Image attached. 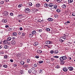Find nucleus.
Instances as JSON below:
<instances>
[{
    "mask_svg": "<svg viewBox=\"0 0 75 75\" xmlns=\"http://www.w3.org/2000/svg\"><path fill=\"white\" fill-rule=\"evenodd\" d=\"M55 68H61V67H60V65H57Z\"/></svg>",
    "mask_w": 75,
    "mask_h": 75,
    "instance_id": "nucleus-27",
    "label": "nucleus"
},
{
    "mask_svg": "<svg viewBox=\"0 0 75 75\" xmlns=\"http://www.w3.org/2000/svg\"><path fill=\"white\" fill-rule=\"evenodd\" d=\"M64 40H65L62 37L60 38L59 41L60 42H63Z\"/></svg>",
    "mask_w": 75,
    "mask_h": 75,
    "instance_id": "nucleus-5",
    "label": "nucleus"
},
{
    "mask_svg": "<svg viewBox=\"0 0 75 75\" xmlns=\"http://www.w3.org/2000/svg\"><path fill=\"white\" fill-rule=\"evenodd\" d=\"M14 67H17V64H14Z\"/></svg>",
    "mask_w": 75,
    "mask_h": 75,
    "instance_id": "nucleus-61",
    "label": "nucleus"
},
{
    "mask_svg": "<svg viewBox=\"0 0 75 75\" xmlns=\"http://www.w3.org/2000/svg\"><path fill=\"white\" fill-rule=\"evenodd\" d=\"M68 69L70 71H71L74 69V68L72 67H68Z\"/></svg>",
    "mask_w": 75,
    "mask_h": 75,
    "instance_id": "nucleus-7",
    "label": "nucleus"
},
{
    "mask_svg": "<svg viewBox=\"0 0 75 75\" xmlns=\"http://www.w3.org/2000/svg\"><path fill=\"white\" fill-rule=\"evenodd\" d=\"M11 43L13 45H14L15 44H16V41L14 40H12Z\"/></svg>",
    "mask_w": 75,
    "mask_h": 75,
    "instance_id": "nucleus-12",
    "label": "nucleus"
},
{
    "mask_svg": "<svg viewBox=\"0 0 75 75\" xmlns=\"http://www.w3.org/2000/svg\"><path fill=\"white\" fill-rule=\"evenodd\" d=\"M48 6V5L47 4H45V7H47Z\"/></svg>",
    "mask_w": 75,
    "mask_h": 75,
    "instance_id": "nucleus-33",
    "label": "nucleus"
},
{
    "mask_svg": "<svg viewBox=\"0 0 75 75\" xmlns=\"http://www.w3.org/2000/svg\"><path fill=\"white\" fill-rule=\"evenodd\" d=\"M12 38L13 39V40H15L16 38H15V37H12Z\"/></svg>",
    "mask_w": 75,
    "mask_h": 75,
    "instance_id": "nucleus-56",
    "label": "nucleus"
},
{
    "mask_svg": "<svg viewBox=\"0 0 75 75\" xmlns=\"http://www.w3.org/2000/svg\"><path fill=\"white\" fill-rule=\"evenodd\" d=\"M30 59H28L27 60V63H30Z\"/></svg>",
    "mask_w": 75,
    "mask_h": 75,
    "instance_id": "nucleus-32",
    "label": "nucleus"
},
{
    "mask_svg": "<svg viewBox=\"0 0 75 75\" xmlns=\"http://www.w3.org/2000/svg\"><path fill=\"white\" fill-rule=\"evenodd\" d=\"M68 35H69V34H68L67 35H66L65 34H64V36H66V37H68Z\"/></svg>",
    "mask_w": 75,
    "mask_h": 75,
    "instance_id": "nucleus-55",
    "label": "nucleus"
},
{
    "mask_svg": "<svg viewBox=\"0 0 75 75\" xmlns=\"http://www.w3.org/2000/svg\"><path fill=\"white\" fill-rule=\"evenodd\" d=\"M52 42L51 41H46V44H51Z\"/></svg>",
    "mask_w": 75,
    "mask_h": 75,
    "instance_id": "nucleus-6",
    "label": "nucleus"
},
{
    "mask_svg": "<svg viewBox=\"0 0 75 75\" xmlns=\"http://www.w3.org/2000/svg\"><path fill=\"white\" fill-rule=\"evenodd\" d=\"M29 5L30 6H32V3L31 2H30Z\"/></svg>",
    "mask_w": 75,
    "mask_h": 75,
    "instance_id": "nucleus-49",
    "label": "nucleus"
},
{
    "mask_svg": "<svg viewBox=\"0 0 75 75\" xmlns=\"http://www.w3.org/2000/svg\"><path fill=\"white\" fill-rule=\"evenodd\" d=\"M8 30L10 31H11L12 30V29L11 28H8Z\"/></svg>",
    "mask_w": 75,
    "mask_h": 75,
    "instance_id": "nucleus-44",
    "label": "nucleus"
},
{
    "mask_svg": "<svg viewBox=\"0 0 75 75\" xmlns=\"http://www.w3.org/2000/svg\"><path fill=\"white\" fill-rule=\"evenodd\" d=\"M13 36H16L17 33H16V32H14L13 33Z\"/></svg>",
    "mask_w": 75,
    "mask_h": 75,
    "instance_id": "nucleus-26",
    "label": "nucleus"
},
{
    "mask_svg": "<svg viewBox=\"0 0 75 75\" xmlns=\"http://www.w3.org/2000/svg\"><path fill=\"white\" fill-rule=\"evenodd\" d=\"M0 54H4V52H3V51H1V52Z\"/></svg>",
    "mask_w": 75,
    "mask_h": 75,
    "instance_id": "nucleus-45",
    "label": "nucleus"
},
{
    "mask_svg": "<svg viewBox=\"0 0 75 75\" xmlns=\"http://www.w3.org/2000/svg\"><path fill=\"white\" fill-rule=\"evenodd\" d=\"M62 8H66V5L65 4H63L62 6Z\"/></svg>",
    "mask_w": 75,
    "mask_h": 75,
    "instance_id": "nucleus-24",
    "label": "nucleus"
},
{
    "mask_svg": "<svg viewBox=\"0 0 75 75\" xmlns=\"http://www.w3.org/2000/svg\"><path fill=\"white\" fill-rule=\"evenodd\" d=\"M53 58H59V57L58 56H54L53 57Z\"/></svg>",
    "mask_w": 75,
    "mask_h": 75,
    "instance_id": "nucleus-36",
    "label": "nucleus"
},
{
    "mask_svg": "<svg viewBox=\"0 0 75 75\" xmlns=\"http://www.w3.org/2000/svg\"><path fill=\"white\" fill-rule=\"evenodd\" d=\"M68 2L69 4V3L71 4V3H72L73 2V0H68Z\"/></svg>",
    "mask_w": 75,
    "mask_h": 75,
    "instance_id": "nucleus-14",
    "label": "nucleus"
},
{
    "mask_svg": "<svg viewBox=\"0 0 75 75\" xmlns=\"http://www.w3.org/2000/svg\"><path fill=\"white\" fill-rule=\"evenodd\" d=\"M48 48H51V47L49 46H47Z\"/></svg>",
    "mask_w": 75,
    "mask_h": 75,
    "instance_id": "nucleus-64",
    "label": "nucleus"
},
{
    "mask_svg": "<svg viewBox=\"0 0 75 75\" xmlns=\"http://www.w3.org/2000/svg\"><path fill=\"white\" fill-rule=\"evenodd\" d=\"M50 52L51 54H53L54 52L53 50H51Z\"/></svg>",
    "mask_w": 75,
    "mask_h": 75,
    "instance_id": "nucleus-39",
    "label": "nucleus"
},
{
    "mask_svg": "<svg viewBox=\"0 0 75 75\" xmlns=\"http://www.w3.org/2000/svg\"><path fill=\"white\" fill-rule=\"evenodd\" d=\"M40 72H42V70H40Z\"/></svg>",
    "mask_w": 75,
    "mask_h": 75,
    "instance_id": "nucleus-63",
    "label": "nucleus"
},
{
    "mask_svg": "<svg viewBox=\"0 0 75 75\" xmlns=\"http://www.w3.org/2000/svg\"><path fill=\"white\" fill-rule=\"evenodd\" d=\"M35 57L36 58H39V56H36Z\"/></svg>",
    "mask_w": 75,
    "mask_h": 75,
    "instance_id": "nucleus-50",
    "label": "nucleus"
},
{
    "mask_svg": "<svg viewBox=\"0 0 75 75\" xmlns=\"http://www.w3.org/2000/svg\"><path fill=\"white\" fill-rule=\"evenodd\" d=\"M25 13H30L31 10L28 8H27L25 9Z\"/></svg>",
    "mask_w": 75,
    "mask_h": 75,
    "instance_id": "nucleus-2",
    "label": "nucleus"
},
{
    "mask_svg": "<svg viewBox=\"0 0 75 75\" xmlns=\"http://www.w3.org/2000/svg\"><path fill=\"white\" fill-rule=\"evenodd\" d=\"M67 24H68L69 23H70V22H69V21H67Z\"/></svg>",
    "mask_w": 75,
    "mask_h": 75,
    "instance_id": "nucleus-62",
    "label": "nucleus"
},
{
    "mask_svg": "<svg viewBox=\"0 0 75 75\" xmlns=\"http://www.w3.org/2000/svg\"><path fill=\"white\" fill-rule=\"evenodd\" d=\"M60 60L61 62V64H64L65 62L64 61H63V60H65V59H67V57L66 56H63L61 57L60 58Z\"/></svg>",
    "mask_w": 75,
    "mask_h": 75,
    "instance_id": "nucleus-1",
    "label": "nucleus"
},
{
    "mask_svg": "<svg viewBox=\"0 0 75 75\" xmlns=\"http://www.w3.org/2000/svg\"><path fill=\"white\" fill-rule=\"evenodd\" d=\"M33 34H29V37H30V38H31V37H33Z\"/></svg>",
    "mask_w": 75,
    "mask_h": 75,
    "instance_id": "nucleus-18",
    "label": "nucleus"
},
{
    "mask_svg": "<svg viewBox=\"0 0 75 75\" xmlns=\"http://www.w3.org/2000/svg\"><path fill=\"white\" fill-rule=\"evenodd\" d=\"M48 20V21H52L53 20V19L52 18H49Z\"/></svg>",
    "mask_w": 75,
    "mask_h": 75,
    "instance_id": "nucleus-19",
    "label": "nucleus"
},
{
    "mask_svg": "<svg viewBox=\"0 0 75 75\" xmlns=\"http://www.w3.org/2000/svg\"><path fill=\"white\" fill-rule=\"evenodd\" d=\"M39 64H42V63H43V61H41L39 62Z\"/></svg>",
    "mask_w": 75,
    "mask_h": 75,
    "instance_id": "nucleus-40",
    "label": "nucleus"
},
{
    "mask_svg": "<svg viewBox=\"0 0 75 75\" xmlns=\"http://www.w3.org/2000/svg\"><path fill=\"white\" fill-rule=\"evenodd\" d=\"M8 12L7 11H6L3 13V16H7L8 15Z\"/></svg>",
    "mask_w": 75,
    "mask_h": 75,
    "instance_id": "nucleus-3",
    "label": "nucleus"
},
{
    "mask_svg": "<svg viewBox=\"0 0 75 75\" xmlns=\"http://www.w3.org/2000/svg\"><path fill=\"white\" fill-rule=\"evenodd\" d=\"M18 18H19V19H21V18H23V15L22 14H21V15H19L18 16Z\"/></svg>",
    "mask_w": 75,
    "mask_h": 75,
    "instance_id": "nucleus-4",
    "label": "nucleus"
},
{
    "mask_svg": "<svg viewBox=\"0 0 75 75\" xmlns=\"http://www.w3.org/2000/svg\"><path fill=\"white\" fill-rule=\"evenodd\" d=\"M3 67H4V68H7V65L6 64L4 65L3 66Z\"/></svg>",
    "mask_w": 75,
    "mask_h": 75,
    "instance_id": "nucleus-34",
    "label": "nucleus"
},
{
    "mask_svg": "<svg viewBox=\"0 0 75 75\" xmlns=\"http://www.w3.org/2000/svg\"><path fill=\"white\" fill-rule=\"evenodd\" d=\"M7 41H11V38L10 37H8L7 38Z\"/></svg>",
    "mask_w": 75,
    "mask_h": 75,
    "instance_id": "nucleus-13",
    "label": "nucleus"
},
{
    "mask_svg": "<svg viewBox=\"0 0 75 75\" xmlns=\"http://www.w3.org/2000/svg\"><path fill=\"white\" fill-rule=\"evenodd\" d=\"M53 6H54V4L52 3H51L49 4V7H53Z\"/></svg>",
    "mask_w": 75,
    "mask_h": 75,
    "instance_id": "nucleus-8",
    "label": "nucleus"
},
{
    "mask_svg": "<svg viewBox=\"0 0 75 75\" xmlns=\"http://www.w3.org/2000/svg\"><path fill=\"white\" fill-rule=\"evenodd\" d=\"M10 61H11V62H13V59H11L10 60Z\"/></svg>",
    "mask_w": 75,
    "mask_h": 75,
    "instance_id": "nucleus-54",
    "label": "nucleus"
},
{
    "mask_svg": "<svg viewBox=\"0 0 75 75\" xmlns=\"http://www.w3.org/2000/svg\"><path fill=\"white\" fill-rule=\"evenodd\" d=\"M34 67H37V64H34Z\"/></svg>",
    "mask_w": 75,
    "mask_h": 75,
    "instance_id": "nucleus-42",
    "label": "nucleus"
},
{
    "mask_svg": "<svg viewBox=\"0 0 75 75\" xmlns=\"http://www.w3.org/2000/svg\"><path fill=\"white\" fill-rule=\"evenodd\" d=\"M36 6L37 7H40V4H37Z\"/></svg>",
    "mask_w": 75,
    "mask_h": 75,
    "instance_id": "nucleus-23",
    "label": "nucleus"
},
{
    "mask_svg": "<svg viewBox=\"0 0 75 75\" xmlns=\"http://www.w3.org/2000/svg\"><path fill=\"white\" fill-rule=\"evenodd\" d=\"M62 37L65 40H66V36H62Z\"/></svg>",
    "mask_w": 75,
    "mask_h": 75,
    "instance_id": "nucleus-38",
    "label": "nucleus"
},
{
    "mask_svg": "<svg viewBox=\"0 0 75 75\" xmlns=\"http://www.w3.org/2000/svg\"><path fill=\"white\" fill-rule=\"evenodd\" d=\"M0 3L1 4H3L4 3V1H1Z\"/></svg>",
    "mask_w": 75,
    "mask_h": 75,
    "instance_id": "nucleus-41",
    "label": "nucleus"
},
{
    "mask_svg": "<svg viewBox=\"0 0 75 75\" xmlns=\"http://www.w3.org/2000/svg\"><path fill=\"white\" fill-rule=\"evenodd\" d=\"M72 16H75V12H73L72 13Z\"/></svg>",
    "mask_w": 75,
    "mask_h": 75,
    "instance_id": "nucleus-31",
    "label": "nucleus"
},
{
    "mask_svg": "<svg viewBox=\"0 0 75 75\" xmlns=\"http://www.w3.org/2000/svg\"><path fill=\"white\" fill-rule=\"evenodd\" d=\"M24 63H25V62H24L21 61V65H24Z\"/></svg>",
    "mask_w": 75,
    "mask_h": 75,
    "instance_id": "nucleus-28",
    "label": "nucleus"
},
{
    "mask_svg": "<svg viewBox=\"0 0 75 75\" xmlns=\"http://www.w3.org/2000/svg\"><path fill=\"white\" fill-rule=\"evenodd\" d=\"M2 22L4 23H6L7 22V20L6 19H3L2 20Z\"/></svg>",
    "mask_w": 75,
    "mask_h": 75,
    "instance_id": "nucleus-10",
    "label": "nucleus"
},
{
    "mask_svg": "<svg viewBox=\"0 0 75 75\" xmlns=\"http://www.w3.org/2000/svg\"><path fill=\"white\" fill-rule=\"evenodd\" d=\"M53 9H54V8H50V9L51 10H52V11H53Z\"/></svg>",
    "mask_w": 75,
    "mask_h": 75,
    "instance_id": "nucleus-58",
    "label": "nucleus"
},
{
    "mask_svg": "<svg viewBox=\"0 0 75 75\" xmlns=\"http://www.w3.org/2000/svg\"><path fill=\"white\" fill-rule=\"evenodd\" d=\"M9 26L8 25H6L5 26L6 28H8V27Z\"/></svg>",
    "mask_w": 75,
    "mask_h": 75,
    "instance_id": "nucleus-57",
    "label": "nucleus"
},
{
    "mask_svg": "<svg viewBox=\"0 0 75 75\" xmlns=\"http://www.w3.org/2000/svg\"><path fill=\"white\" fill-rule=\"evenodd\" d=\"M57 1L58 3H60L61 1V0H57Z\"/></svg>",
    "mask_w": 75,
    "mask_h": 75,
    "instance_id": "nucleus-43",
    "label": "nucleus"
},
{
    "mask_svg": "<svg viewBox=\"0 0 75 75\" xmlns=\"http://www.w3.org/2000/svg\"><path fill=\"white\" fill-rule=\"evenodd\" d=\"M21 34H22V32H19L18 33V35H21Z\"/></svg>",
    "mask_w": 75,
    "mask_h": 75,
    "instance_id": "nucleus-46",
    "label": "nucleus"
},
{
    "mask_svg": "<svg viewBox=\"0 0 75 75\" xmlns=\"http://www.w3.org/2000/svg\"><path fill=\"white\" fill-rule=\"evenodd\" d=\"M22 36H24V35H25V33H22Z\"/></svg>",
    "mask_w": 75,
    "mask_h": 75,
    "instance_id": "nucleus-48",
    "label": "nucleus"
},
{
    "mask_svg": "<svg viewBox=\"0 0 75 75\" xmlns=\"http://www.w3.org/2000/svg\"><path fill=\"white\" fill-rule=\"evenodd\" d=\"M4 48H5V49H7L8 48H9V46H8V45H6L4 46Z\"/></svg>",
    "mask_w": 75,
    "mask_h": 75,
    "instance_id": "nucleus-16",
    "label": "nucleus"
},
{
    "mask_svg": "<svg viewBox=\"0 0 75 75\" xmlns=\"http://www.w3.org/2000/svg\"><path fill=\"white\" fill-rule=\"evenodd\" d=\"M51 59L52 61H54V58H52Z\"/></svg>",
    "mask_w": 75,
    "mask_h": 75,
    "instance_id": "nucleus-52",
    "label": "nucleus"
},
{
    "mask_svg": "<svg viewBox=\"0 0 75 75\" xmlns=\"http://www.w3.org/2000/svg\"><path fill=\"white\" fill-rule=\"evenodd\" d=\"M8 1H9V0H5L6 2H8Z\"/></svg>",
    "mask_w": 75,
    "mask_h": 75,
    "instance_id": "nucleus-60",
    "label": "nucleus"
},
{
    "mask_svg": "<svg viewBox=\"0 0 75 75\" xmlns=\"http://www.w3.org/2000/svg\"><path fill=\"white\" fill-rule=\"evenodd\" d=\"M10 15L11 16H14V14H13V13H10Z\"/></svg>",
    "mask_w": 75,
    "mask_h": 75,
    "instance_id": "nucleus-37",
    "label": "nucleus"
},
{
    "mask_svg": "<svg viewBox=\"0 0 75 75\" xmlns=\"http://www.w3.org/2000/svg\"><path fill=\"white\" fill-rule=\"evenodd\" d=\"M28 72L29 74H30V73H31L32 72V71H31V70L29 69L28 71Z\"/></svg>",
    "mask_w": 75,
    "mask_h": 75,
    "instance_id": "nucleus-29",
    "label": "nucleus"
},
{
    "mask_svg": "<svg viewBox=\"0 0 75 75\" xmlns=\"http://www.w3.org/2000/svg\"><path fill=\"white\" fill-rule=\"evenodd\" d=\"M53 7H54V9H57V7H58V6L56 4H54L53 5Z\"/></svg>",
    "mask_w": 75,
    "mask_h": 75,
    "instance_id": "nucleus-11",
    "label": "nucleus"
},
{
    "mask_svg": "<svg viewBox=\"0 0 75 75\" xmlns=\"http://www.w3.org/2000/svg\"><path fill=\"white\" fill-rule=\"evenodd\" d=\"M4 44H7L8 43V41L7 40H5L4 41Z\"/></svg>",
    "mask_w": 75,
    "mask_h": 75,
    "instance_id": "nucleus-15",
    "label": "nucleus"
},
{
    "mask_svg": "<svg viewBox=\"0 0 75 75\" xmlns=\"http://www.w3.org/2000/svg\"><path fill=\"white\" fill-rule=\"evenodd\" d=\"M56 11L57 13H60L61 12V10L59 9H57L56 10Z\"/></svg>",
    "mask_w": 75,
    "mask_h": 75,
    "instance_id": "nucleus-25",
    "label": "nucleus"
},
{
    "mask_svg": "<svg viewBox=\"0 0 75 75\" xmlns=\"http://www.w3.org/2000/svg\"><path fill=\"white\" fill-rule=\"evenodd\" d=\"M23 6V4H20V5H19L18 6V7H21Z\"/></svg>",
    "mask_w": 75,
    "mask_h": 75,
    "instance_id": "nucleus-35",
    "label": "nucleus"
},
{
    "mask_svg": "<svg viewBox=\"0 0 75 75\" xmlns=\"http://www.w3.org/2000/svg\"><path fill=\"white\" fill-rule=\"evenodd\" d=\"M58 50H56L54 51V54H58Z\"/></svg>",
    "mask_w": 75,
    "mask_h": 75,
    "instance_id": "nucleus-20",
    "label": "nucleus"
},
{
    "mask_svg": "<svg viewBox=\"0 0 75 75\" xmlns=\"http://www.w3.org/2000/svg\"><path fill=\"white\" fill-rule=\"evenodd\" d=\"M22 45H23V44H20V47H22Z\"/></svg>",
    "mask_w": 75,
    "mask_h": 75,
    "instance_id": "nucleus-59",
    "label": "nucleus"
},
{
    "mask_svg": "<svg viewBox=\"0 0 75 75\" xmlns=\"http://www.w3.org/2000/svg\"><path fill=\"white\" fill-rule=\"evenodd\" d=\"M36 33V32H35V31L33 30L32 32V33L33 35H35V34Z\"/></svg>",
    "mask_w": 75,
    "mask_h": 75,
    "instance_id": "nucleus-21",
    "label": "nucleus"
},
{
    "mask_svg": "<svg viewBox=\"0 0 75 75\" xmlns=\"http://www.w3.org/2000/svg\"><path fill=\"white\" fill-rule=\"evenodd\" d=\"M38 42H36L34 43V45L35 46H36V45H38Z\"/></svg>",
    "mask_w": 75,
    "mask_h": 75,
    "instance_id": "nucleus-22",
    "label": "nucleus"
},
{
    "mask_svg": "<svg viewBox=\"0 0 75 75\" xmlns=\"http://www.w3.org/2000/svg\"><path fill=\"white\" fill-rule=\"evenodd\" d=\"M20 72L21 73V74H23V70H21L20 71Z\"/></svg>",
    "mask_w": 75,
    "mask_h": 75,
    "instance_id": "nucleus-51",
    "label": "nucleus"
},
{
    "mask_svg": "<svg viewBox=\"0 0 75 75\" xmlns=\"http://www.w3.org/2000/svg\"><path fill=\"white\" fill-rule=\"evenodd\" d=\"M46 30H47V31H50V29L48 28H46Z\"/></svg>",
    "mask_w": 75,
    "mask_h": 75,
    "instance_id": "nucleus-30",
    "label": "nucleus"
},
{
    "mask_svg": "<svg viewBox=\"0 0 75 75\" xmlns=\"http://www.w3.org/2000/svg\"><path fill=\"white\" fill-rule=\"evenodd\" d=\"M37 52L38 54H41L42 52V51L41 50H38L37 51Z\"/></svg>",
    "mask_w": 75,
    "mask_h": 75,
    "instance_id": "nucleus-17",
    "label": "nucleus"
},
{
    "mask_svg": "<svg viewBox=\"0 0 75 75\" xmlns=\"http://www.w3.org/2000/svg\"><path fill=\"white\" fill-rule=\"evenodd\" d=\"M19 30H21V31L23 30V28L21 27H20L19 28Z\"/></svg>",
    "mask_w": 75,
    "mask_h": 75,
    "instance_id": "nucleus-47",
    "label": "nucleus"
},
{
    "mask_svg": "<svg viewBox=\"0 0 75 75\" xmlns=\"http://www.w3.org/2000/svg\"><path fill=\"white\" fill-rule=\"evenodd\" d=\"M63 69L64 72H67L68 71V69L66 67L63 68Z\"/></svg>",
    "mask_w": 75,
    "mask_h": 75,
    "instance_id": "nucleus-9",
    "label": "nucleus"
},
{
    "mask_svg": "<svg viewBox=\"0 0 75 75\" xmlns=\"http://www.w3.org/2000/svg\"><path fill=\"white\" fill-rule=\"evenodd\" d=\"M39 31L40 32H42V29H39Z\"/></svg>",
    "mask_w": 75,
    "mask_h": 75,
    "instance_id": "nucleus-53",
    "label": "nucleus"
}]
</instances>
